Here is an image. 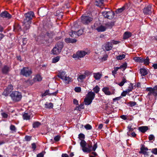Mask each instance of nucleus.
Segmentation results:
<instances>
[{"label": "nucleus", "instance_id": "nucleus-6", "mask_svg": "<svg viewBox=\"0 0 157 157\" xmlns=\"http://www.w3.org/2000/svg\"><path fill=\"white\" fill-rule=\"evenodd\" d=\"M13 89V86L11 84L9 85L8 87L2 93V94L6 96H8Z\"/></svg>", "mask_w": 157, "mask_h": 157}, {"label": "nucleus", "instance_id": "nucleus-63", "mask_svg": "<svg viewBox=\"0 0 157 157\" xmlns=\"http://www.w3.org/2000/svg\"><path fill=\"white\" fill-rule=\"evenodd\" d=\"M60 138V137L59 136H57L54 137V140L56 141H58L59 140Z\"/></svg>", "mask_w": 157, "mask_h": 157}, {"label": "nucleus", "instance_id": "nucleus-25", "mask_svg": "<svg viewBox=\"0 0 157 157\" xmlns=\"http://www.w3.org/2000/svg\"><path fill=\"white\" fill-rule=\"evenodd\" d=\"M140 71L142 76H144L148 74L147 70L145 68H141Z\"/></svg>", "mask_w": 157, "mask_h": 157}, {"label": "nucleus", "instance_id": "nucleus-3", "mask_svg": "<svg viewBox=\"0 0 157 157\" xmlns=\"http://www.w3.org/2000/svg\"><path fill=\"white\" fill-rule=\"evenodd\" d=\"M102 14L105 18L112 19L114 17L115 13L112 10H109V11H103L102 12Z\"/></svg>", "mask_w": 157, "mask_h": 157}, {"label": "nucleus", "instance_id": "nucleus-16", "mask_svg": "<svg viewBox=\"0 0 157 157\" xmlns=\"http://www.w3.org/2000/svg\"><path fill=\"white\" fill-rule=\"evenodd\" d=\"M87 54V52L84 51H80V52L78 51L77 52V55L78 56V58L83 57Z\"/></svg>", "mask_w": 157, "mask_h": 157}, {"label": "nucleus", "instance_id": "nucleus-17", "mask_svg": "<svg viewBox=\"0 0 157 157\" xmlns=\"http://www.w3.org/2000/svg\"><path fill=\"white\" fill-rule=\"evenodd\" d=\"M52 52L53 55H57L59 54L61 51L59 50L55 46L52 50Z\"/></svg>", "mask_w": 157, "mask_h": 157}, {"label": "nucleus", "instance_id": "nucleus-21", "mask_svg": "<svg viewBox=\"0 0 157 157\" xmlns=\"http://www.w3.org/2000/svg\"><path fill=\"white\" fill-rule=\"evenodd\" d=\"M146 90L154 91L155 93H157V85L155 86L153 88L147 87L146 88Z\"/></svg>", "mask_w": 157, "mask_h": 157}, {"label": "nucleus", "instance_id": "nucleus-48", "mask_svg": "<svg viewBox=\"0 0 157 157\" xmlns=\"http://www.w3.org/2000/svg\"><path fill=\"white\" fill-rule=\"evenodd\" d=\"M84 128L87 130H91L92 129V127L90 124H86L84 126Z\"/></svg>", "mask_w": 157, "mask_h": 157}, {"label": "nucleus", "instance_id": "nucleus-35", "mask_svg": "<svg viewBox=\"0 0 157 157\" xmlns=\"http://www.w3.org/2000/svg\"><path fill=\"white\" fill-rule=\"evenodd\" d=\"M45 107L48 108H52L53 107V104L51 103L47 102L45 104Z\"/></svg>", "mask_w": 157, "mask_h": 157}, {"label": "nucleus", "instance_id": "nucleus-13", "mask_svg": "<svg viewBox=\"0 0 157 157\" xmlns=\"http://www.w3.org/2000/svg\"><path fill=\"white\" fill-rule=\"evenodd\" d=\"M13 30L15 32H19L21 31V28L18 24L15 23L14 25Z\"/></svg>", "mask_w": 157, "mask_h": 157}, {"label": "nucleus", "instance_id": "nucleus-64", "mask_svg": "<svg viewBox=\"0 0 157 157\" xmlns=\"http://www.w3.org/2000/svg\"><path fill=\"white\" fill-rule=\"evenodd\" d=\"M97 155V154L95 152H93L92 154L90 155V157H96Z\"/></svg>", "mask_w": 157, "mask_h": 157}, {"label": "nucleus", "instance_id": "nucleus-23", "mask_svg": "<svg viewBox=\"0 0 157 157\" xmlns=\"http://www.w3.org/2000/svg\"><path fill=\"white\" fill-rule=\"evenodd\" d=\"M114 25V22H108L105 24V27L106 28L111 29Z\"/></svg>", "mask_w": 157, "mask_h": 157}, {"label": "nucleus", "instance_id": "nucleus-33", "mask_svg": "<svg viewBox=\"0 0 157 157\" xmlns=\"http://www.w3.org/2000/svg\"><path fill=\"white\" fill-rule=\"evenodd\" d=\"M142 59L141 57H135L133 58V59L136 62L142 63Z\"/></svg>", "mask_w": 157, "mask_h": 157}, {"label": "nucleus", "instance_id": "nucleus-26", "mask_svg": "<svg viewBox=\"0 0 157 157\" xmlns=\"http://www.w3.org/2000/svg\"><path fill=\"white\" fill-rule=\"evenodd\" d=\"M23 117L24 120H29L31 119V116L28 113H24L23 114Z\"/></svg>", "mask_w": 157, "mask_h": 157}, {"label": "nucleus", "instance_id": "nucleus-11", "mask_svg": "<svg viewBox=\"0 0 157 157\" xmlns=\"http://www.w3.org/2000/svg\"><path fill=\"white\" fill-rule=\"evenodd\" d=\"M151 7V6L149 5L147 7H145L143 10L144 13L145 14L150 15L152 13Z\"/></svg>", "mask_w": 157, "mask_h": 157}, {"label": "nucleus", "instance_id": "nucleus-30", "mask_svg": "<svg viewBox=\"0 0 157 157\" xmlns=\"http://www.w3.org/2000/svg\"><path fill=\"white\" fill-rule=\"evenodd\" d=\"M93 99H84V102L86 105H89L92 102Z\"/></svg>", "mask_w": 157, "mask_h": 157}, {"label": "nucleus", "instance_id": "nucleus-61", "mask_svg": "<svg viewBox=\"0 0 157 157\" xmlns=\"http://www.w3.org/2000/svg\"><path fill=\"white\" fill-rule=\"evenodd\" d=\"M2 117L4 118H7L8 117V115L5 113H1Z\"/></svg>", "mask_w": 157, "mask_h": 157}, {"label": "nucleus", "instance_id": "nucleus-27", "mask_svg": "<svg viewBox=\"0 0 157 157\" xmlns=\"http://www.w3.org/2000/svg\"><path fill=\"white\" fill-rule=\"evenodd\" d=\"M65 74L66 73L65 71H62L61 72H59V74H58L57 76L62 79L64 80V76L65 75Z\"/></svg>", "mask_w": 157, "mask_h": 157}, {"label": "nucleus", "instance_id": "nucleus-4", "mask_svg": "<svg viewBox=\"0 0 157 157\" xmlns=\"http://www.w3.org/2000/svg\"><path fill=\"white\" fill-rule=\"evenodd\" d=\"M32 73V71L29 69L28 67H24L21 70L20 74L27 77L29 76Z\"/></svg>", "mask_w": 157, "mask_h": 157}, {"label": "nucleus", "instance_id": "nucleus-24", "mask_svg": "<svg viewBox=\"0 0 157 157\" xmlns=\"http://www.w3.org/2000/svg\"><path fill=\"white\" fill-rule=\"evenodd\" d=\"M148 129V128L147 126H141L139 128V130L141 132L144 133Z\"/></svg>", "mask_w": 157, "mask_h": 157}, {"label": "nucleus", "instance_id": "nucleus-5", "mask_svg": "<svg viewBox=\"0 0 157 157\" xmlns=\"http://www.w3.org/2000/svg\"><path fill=\"white\" fill-rule=\"evenodd\" d=\"M93 20V18L86 16H82L81 17V22L85 25L88 24Z\"/></svg>", "mask_w": 157, "mask_h": 157}, {"label": "nucleus", "instance_id": "nucleus-1", "mask_svg": "<svg viewBox=\"0 0 157 157\" xmlns=\"http://www.w3.org/2000/svg\"><path fill=\"white\" fill-rule=\"evenodd\" d=\"M78 138L81 140L80 145L82 147V150L84 152H90L92 151H95L97 147V142H94L92 147L91 142H90L87 144L86 142L83 140L85 138V135L84 134L81 133L79 134Z\"/></svg>", "mask_w": 157, "mask_h": 157}, {"label": "nucleus", "instance_id": "nucleus-42", "mask_svg": "<svg viewBox=\"0 0 157 157\" xmlns=\"http://www.w3.org/2000/svg\"><path fill=\"white\" fill-rule=\"evenodd\" d=\"M60 56H57L55 57L54 58L52 59V62L53 63H56L59 61L60 59Z\"/></svg>", "mask_w": 157, "mask_h": 157}, {"label": "nucleus", "instance_id": "nucleus-53", "mask_svg": "<svg viewBox=\"0 0 157 157\" xmlns=\"http://www.w3.org/2000/svg\"><path fill=\"white\" fill-rule=\"evenodd\" d=\"M129 92L127 90L125 91H124L121 94V95L122 96H125L127 94L129 93Z\"/></svg>", "mask_w": 157, "mask_h": 157}, {"label": "nucleus", "instance_id": "nucleus-32", "mask_svg": "<svg viewBox=\"0 0 157 157\" xmlns=\"http://www.w3.org/2000/svg\"><path fill=\"white\" fill-rule=\"evenodd\" d=\"M54 35V33L53 32L50 33L47 32L45 34V35L47 36L50 39H52V38Z\"/></svg>", "mask_w": 157, "mask_h": 157}, {"label": "nucleus", "instance_id": "nucleus-47", "mask_svg": "<svg viewBox=\"0 0 157 157\" xmlns=\"http://www.w3.org/2000/svg\"><path fill=\"white\" fill-rule=\"evenodd\" d=\"M100 88L99 86L97 85L93 89L94 91L96 93H97L99 91Z\"/></svg>", "mask_w": 157, "mask_h": 157}, {"label": "nucleus", "instance_id": "nucleus-46", "mask_svg": "<svg viewBox=\"0 0 157 157\" xmlns=\"http://www.w3.org/2000/svg\"><path fill=\"white\" fill-rule=\"evenodd\" d=\"M121 69H123V71H124L127 67V63L126 62L124 63L123 64L121 65Z\"/></svg>", "mask_w": 157, "mask_h": 157}, {"label": "nucleus", "instance_id": "nucleus-59", "mask_svg": "<svg viewBox=\"0 0 157 157\" xmlns=\"http://www.w3.org/2000/svg\"><path fill=\"white\" fill-rule=\"evenodd\" d=\"M25 139L27 141H29L31 139V137L29 136H26L25 137Z\"/></svg>", "mask_w": 157, "mask_h": 157}, {"label": "nucleus", "instance_id": "nucleus-62", "mask_svg": "<svg viewBox=\"0 0 157 157\" xmlns=\"http://www.w3.org/2000/svg\"><path fill=\"white\" fill-rule=\"evenodd\" d=\"M48 92H49V90H46L45 92L42 94V97H43L44 96H45L46 95H48Z\"/></svg>", "mask_w": 157, "mask_h": 157}, {"label": "nucleus", "instance_id": "nucleus-29", "mask_svg": "<svg viewBox=\"0 0 157 157\" xmlns=\"http://www.w3.org/2000/svg\"><path fill=\"white\" fill-rule=\"evenodd\" d=\"M142 63L143 62L144 63V64L145 65H148L150 63L149 62V59L148 57H147L146 59H142Z\"/></svg>", "mask_w": 157, "mask_h": 157}, {"label": "nucleus", "instance_id": "nucleus-49", "mask_svg": "<svg viewBox=\"0 0 157 157\" xmlns=\"http://www.w3.org/2000/svg\"><path fill=\"white\" fill-rule=\"evenodd\" d=\"M133 88V84L131 83H130V85L128 87V88L127 90L129 92L132 90Z\"/></svg>", "mask_w": 157, "mask_h": 157}, {"label": "nucleus", "instance_id": "nucleus-15", "mask_svg": "<svg viewBox=\"0 0 157 157\" xmlns=\"http://www.w3.org/2000/svg\"><path fill=\"white\" fill-rule=\"evenodd\" d=\"M67 43H76L77 40L75 38H67L64 40Z\"/></svg>", "mask_w": 157, "mask_h": 157}, {"label": "nucleus", "instance_id": "nucleus-43", "mask_svg": "<svg viewBox=\"0 0 157 157\" xmlns=\"http://www.w3.org/2000/svg\"><path fill=\"white\" fill-rule=\"evenodd\" d=\"M149 91V93L148 94V96L150 95H153L155 97H156L157 96V93H155L154 92V91Z\"/></svg>", "mask_w": 157, "mask_h": 157}, {"label": "nucleus", "instance_id": "nucleus-58", "mask_svg": "<svg viewBox=\"0 0 157 157\" xmlns=\"http://www.w3.org/2000/svg\"><path fill=\"white\" fill-rule=\"evenodd\" d=\"M155 136L153 135H150L149 136V140H155Z\"/></svg>", "mask_w": 157, "mask_h": 157}, {"label": "nucleus", "instance_id": "nucleus-45", "mask_svg": "<svg viewBox=\"0 0 157 157\" xmlns=\"http://www.w3.org/2000/svg\"><path fill=\"white\" fill-rule=\"evenodd\" d=\"M58 90H56L55 92H52L50 91L48 92V95H55L56 96L58 93Z\"/></svg>", "mask_w": 157, "mask_h": 157}, {"label": "nucleus", "instance_id": "nucleus-55", "mask_svg": "<svg viewBox=\"0 0 157 157\" xmlns=\"http://www.w3.org/2000/svg\"><path fill=\"white\" fill-rule=\"evenodd\" d=\"M151 152L155 155H157V148L152 149Z\"/></svg>", "mask_w": 157, "mask_h": 157}, {"label": "nucleus", "instance_id": "nucleus-19", "mask_svg": "<svg viewBox=\"0 0 157 157\" xmlns=\"http://www.w3.org/2000/svg\"><path fill=\"white\" fill-rule=\"evenodd\" d=\"M95 93L92 91H90L88 93L86 96L85 98H94L95 97Z\"/></svg>", "mask_w": 157, "mask_h": 157}, {"label": "nucleus", "instance_id": "nucleus-41", "mask_svg": "<svg viewBox=\"0 0 157 157\" xmlns=\"http://www.w3.org/2000/svg\"><path fill=\"white\" fill-rule=\"evenodd\" d=\"M101 75L99 73H98L97 74H95L94 75V77L97 80L99 79L100 78Z\"/></svg>", "mask_w": 157, "mask_h": 157}, {"label": "nucleus", "instance_id": "nucleus-39", "mask_svg": "<svg viewBox=\"0 0 157 157\" xmlns=\"http://www.w3.org/2000/svg\"><path fill=\"white\" fill-rule=\"evenodd\" d=\"M64 79L66 81V84H68L69 82H71V78L65 76Z\"/></svg>", "mask_w": 157, "mask_h": 157}, {"label": "nucleus", "instance_id": "nucleus-37", "mask_svg": "<svg viewBox=\"0 0 157 157\" xmlns=\"http://www.w3.org/2000/svg\"><path fill=\"white\" fill-rule=\"evenodd\" d=\"M127 81V80L125 79V76H124L123 78L122 81L118 85L121 86H122L124 84V83L126 82Z\"/></svg>", "mask_w": 157, "mask_h": 157}, {"label": "nucleus", "instance_id": "nucleus-8", "mask_svg": "<svg viewBox=\"0 0 157 157\" xmlns=\"http://www.w3.org/2000/svg\"><path fill=\"white\" fill-rule=\"evenodd\" d=\"M102 47L104 50L106 51H109L113 48L111 43L109 42H106L104 45L102 46Z\"/></svg>", "mask_w": 157, "mask_h": 157}, {"label": "nucleus", "instance_id": "nucleus-14", "mask_svg": "<svg viewBox=\"0 0 157 157\" xmlns=\"http://www.w3.org/2000/svg\"><path fill=\"white\" fill-rule=\"evenodd\" d=\"M9 71L10 68L7 65H5L2 69V73L3 74H7Z\"/></svg>", "mask_w": 157, "mask_h": 157}, {"label": "nucleus", "instance_id": "nucleus-57", "mask_svg": "<svg viewBox=\"0 0 157 157\" xmlns=\"http://www.w3.org/2000/svg\"><path fill=\"white\" fill-rule=\"evenodd\" d=\"M108 56L107 54H105L103 56L102 58L101 59L102 61H105L107 60Z\"/></svg>", "mask_w": 157, "mask_h": 157}, {"label": "nucleus", "instance_id": "nucleus-40", "mask_svg": "<svg viewBox=\"0 0 157 157\" xmlns=\"http://www.w3.org/2000/svg\"><path fill=\"white\" fill-rule=\"evenodd\" d=\"M125 8V7L124 6H123L121 8L117 9L116 11V12L117 13H121L124 10Z\"/></svg>", "mask_w": 157, "mask_h": 157}, {"label": "nucleus", "instance_id": "nucleus-38", "mask_svg": "<svg viewBox=\"0 0 157 157\" xmlns=\"http://www.w3.org/2000/svg\"><path fill=\"white\" fill-rule=\"evenodd\" d=\"M125 57V55L124 54H122L121 55H120L118 56H117L116 59L118 60H121L124 58Z\"/></svg>", "mask_w": 157, "mask_h": 157}, {"label": "nucleus", "instance_id": "nucleus-60", "mask_svg": "<svg viewBox=\"0 0 157 157\" xmlns=\"http://www.w3.org/2000/svg\"><path fill=\"white\" fill-rule=\"evenodd\" d=\"M120 42V41H116L114 40H113L110 43H111L112 44V46H113V44H118Z\"/></svg>", "mask_w": 157, "mask_h": 157}, {"label": "nucleus", "instance_id": "nucleus-18", "mask_svg": "<svg viewBox=\"0 0 157 157\" xmlns=\"http://www.w3.org/2000/svg\"><path fill=\"white\" fill-rule=\"evenodd\" d=\"M132 36V33H131L129 32H125L123 35V39H126L130 36Z\"/></svg>", "mask_w": 157, "mask_h": 157}, {"label": "nucleus", "instance_id": "nucleus-10", "mask_svg": "<svg viewBox=\"0 0 157 157\" xmlns=\"http://www.w3.org/2000/svg\"><path fill=\"white\" fill-rule=\"evenodd\" d=\"M98 25L97 23H95L94 25V26L95 29L97 30L98 32H101L105 31L106 29V27L102 25H101L98 27H97Z\"/></svg>", "mask_w": 157, "mask_h": 157}, {"label": "nucleus", "instance_id": "nucleus-50", "mask_svg": "<svg viewBox=\"0 0 157 157\" xmlns=\"http://www.w3.org/2000/svg\"><path fill=\"white\" fill-rule=\"evenodd\" d=\"M10 130L13 132H16V128L15 127V126L13 125H11L10 127Z\"/></svg>", "mask_w": 157, "mask_h": 157}, {"label": "nucleus", "instance_id": "nucleus-20", "mask_svg": "<svg viewBox=\"0 0 157 157\" xmlns=\"http://www.w3.org/2000/svg\"><path fill=\"white\" fill-rule=\"evenodd\" d=\"M69 34L71 37L77 38L78 37L77 32L75 31L72 30L71 32H69Z\"/></svg>", "mask_w": 157, "mask_h": 157}, {"label": "nucleus", "instance_id": "nucleus-56", "mask_svg": "<svg viewBox=\"0 0 157 157\" xmlns=\"http://www.w3.org/2000/svg\"><path fill=\"white\" fill-rule=\"evenodd\" d=\"M75 90L76 92H79L81 91V88L80 87H76L75 88Z\"/></svg>", "mask_w": 157, "mask_h": 157}, {"label": "nucleus", "instance_id": "nucleus-7", "mask_svg": "<svg viewBox=\"0 0 157 157\" xmlns=\"http://www.w3.org/2000/svg\"><path fill=\"white\" fill-rule=\"evenodd\" d=\"M148 150V149L147 147H145L144 145H142L139 153L143 154L144 155L145 157H146L148 156V152H147Z\"/></svg>", "mask_w": 157, "mask_h": 157}, {"label": "nucleus", "instance_id": "nucleus-34", "mask_svg": "<svg viewBox=\"0 0 157 157\" xmlns=\"http://www.w3.org/2000/svg\"><path fill=\"white\" fill-rule=\"evenodd\" d=\"M33 79L34 80V81H41L42 80V78L41 76L39 75H36L35 78H34Z\"/></svg>", "mask_w": 157, "mask_h": 157}, {"label": "nucleus", "instance_id": "nucleus-12", "mask_svg": "<svg viewBox=\"0 0 157 157\" xmlns=\"http://www.w3.org/2000/svg\"><path fill=\"white\" fill-rule=\"evenodd\" d=\"M0 16L1 17L7 18L8 19H10L12 17L11 15L7 11H4L2 12L0 14Z\"/></svg>", "mask_w": 157, "mask_h": 157}, {"label": "nucleus", "instance_id": "nucleus-54", "mask_svg": "<svg viewBox=\"0 0 157 157\" xmlns=\"http://www.w3.org/2000/svg\"><path fill=\"white\" fill-rule=\"evenodd\" d=\"M132 125L131 124H129L128 127V128L129 131H132L133 130V129L132 128Z\"/></svg>", "mask_w": 157, "mask_h": 157}, {"label": "nucleus", "instance_id": "nucleus-52", "mask_svg": "<svg viewBox=\"0 0 157 157\" xmlns=\"http://www.w3.org/2000/svg\"><path fill=\"white\" fill-rule=\"evenodd\" d=\"M77 32V35H78V37L79 36H80L83 33V30H82L80 29Z\"/></svg>", "mask_w": 157, "mask_h": 157}, {"label": "nucleus", "instance_id": "nucleus-44", "mask_svg": "<svg viewBox=\"0 0 157 157\" xmlns=\"http://www.w3.org/2000/svg\"><path fill=\"white\" fill-rule=\"evenodd\" d=\"M86 76L85 75H80L79 77L78 78V81H79V79H80L82 81L83 79L85 78Z\"/></svg>", "mask_w": 157, "mask_h": 157}, {"label": "nucleus", "instance_id": "nucleus-2", "mask_svg": "<svg viewBox=\"0 0 157 157\" xmlns=\"http://www.w3.org/2000/svg\"><path fill=\"white\" fill-rule=\"evenodd\" d=\"M25 18L24 20L23 23L24 25L23 30L24 32H26L30 27V24L31 23L32 20L34 17V14L33 11H29L25 14Z\"/></svg>", "mask_w": 157, "mask_h": 157}, {"label": "nucleus", "instance_id": "nucleus-22", "mask_svg": "<svg viewBox=\"0 0 157 157\" xmlns=\"http://www.w3.org/2000/svg\"><path fill=\"white\" fill-rule=\"evenodd\" d=\"M59 49L61 51L63 47V44L62 42H58L55 46Z\"/></svg>", "mask_w": 157, "mask_h": 157}, {"label": "nucleus", "instance_id": "nucleus-31", "mask_svg": "<svg viewBox=\"0 0 157 157\" xmlns=\"http://www.w3.org/2000/svg\"><path fill=\"white\" fill-rule=\"evenodd\" d=\"M84 104L83 103L81 104L78 106H76L75 110H78L80 111L81 109H83L84 108Z\"/></svg>", "mask_w": 157, "mask_h": 157}, {"label": "nucleus", "instance_id": "nucleus-28", "mask_svg": "<svg viewBox=\"0 0 157 157\" xmlns=\"http://www.w3.org/2000/svg\"><path fill=\"white\" fill-rule=\"evenodd\" d=\"M102 90L105 94L107 95H109L111 94V92L109 91V89L107 87H104Z\"/></svg>", "mask_w": 157, "mask_h": 157}, {"label": "nucleus", "instance_id": "nucleus-36", "mask_svg": "<svg viewBox=\"0 0 157 157\" xmlns=\"http://www.w3.org/2000/svg\"><path fill=\"white\" fill-rule=\"evenodd\" d=\"M41 125V123L38 121H36L34 122L33 124V127L34 128H38Z\"/></svg>", "mask_w": 157, "mask_h": 157}, {"label": "nucleus", "instance_id": "nucleus-51", "mask_svg": "<svg viewBox=\"0 0 157 157\" xmlns=\"http://www.w3.org/2000/svg\"><path fill=\"white\" fill-rule=\"evenodd\" d=\"M128 104L130 106L132 107L136 105V103L135 102L130 101L128 103Z\"/></svg>", "mask_w": 157, "mask_h": 157}, {"label": "nucleus", "instance_id": "nucleus-9", "mask_svg": "<svg viewBox=\"0 0 157 157\" xmlns=\"http://www.w3.org/2000/svg\"><path fill=\"white\" fill-rule=\"evenodd\" d=\"M10 96L12 98H21L22 97L21 93L17 91L12 92L10 94Z\"/></svg>", "mask_w": 157, "mask_h": 157}]
</instances>
